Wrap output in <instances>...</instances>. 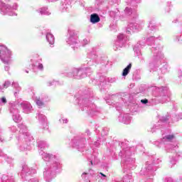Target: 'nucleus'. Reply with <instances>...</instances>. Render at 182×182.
I'll return each instance as SVG.
<instances>
[{"instance_id": "nucleus-1", "label": "nucleus", "mask_w": 182, "mask_h": 182, "mask_svg": "<svg viewBox=\"0 0 182 182\" xmlns=\"http://www.w3.org/2000/svg\"><path fill=\"white\" fill-rule=\"evenodd\" d=\"M11 56H12V53L8 48L0 46V58L3 62L8 63L11 60Z\"/></svg>"}, {"instance_id": "nucleus-2", "label": "nucleus", "mask_w": 182, "mask_h": 182, "mask_svg": "<svg viewBox=\"0 0 182 182\" xmlns=\"http://www.w3.org/2000/svg\"><path fill=\"white\" fill-rule=\"evenodd\" d=\"M90 22L92 23H97L100 22V17H99V15H97V14H91Z\"/></svg>"}, {"instance_id": "nucleus-3", "label": "nucleus", "mask_w": 182, "mask_h": 182, "mask_svg": "<svg viewBox=\"0 0 182 182\" xmlns=\"http://www.w3.org/2000/svg\"><path fill=\"white\" fill-rule=\"evenodd\" d=\"M130 69H132V63H129L122 72V76H127L129 75V72H130Z\"/></svg>"}, {"instance_id": "nucleus-4", "label": "nucleus", "mask_w": 182, "mask_h": 182, "mask_svg": "<svg viewBox=\"0 0 182 182\" xmlns=\"http://www.w3.org/2000/svg\"><path fill=\"white\" fill-rule=\"evenodd\" d=\"M47 40L50 45H53V42H55V38H53V36H52V34L47 35Z\"/></svg>"}, {"instance_id": "nucleus-5", "label": "nucleus", "mask_w": 182, "mask_h": 182, "mask_svg": "<svg viewBox=\"0 0 182 182\" xmlns=\"http://www.w3.org/2000/svg\"><path fill=\"white\" fill-rule=\"evenodd\" d=\"M36 105L39 106V107H43L45 106V104L43 102L41 101V100H37Z\"/></svg>"}, {"instance_id": "nucleus-6", "label": "nucleus", "mask_w": 182, "mask_h": 182, "mask_svg": "<svg viewBox=\"0 0 182 182\" xmlns=\"http://www.w3.org/2000/svg\"><path fill=\"white\" fill-rule=\"evenodd\" d=\"M174 139V135H168L166 136V139L168 140L169 141Z\"/></svg>"}, {"instance_id": "nucleus-7", "label": "nucleus", "mask_w": 182, "mask_h": 182, "mask_svg": "<svg viewBox=\"0 0 182 182\" xmlns=\"http://www.w3.org/2000/svg\"><path fill=\"white\" fill-rule=\"evenodd\" d=\"M141 103H143L144 105H146V103H149V100L147 99L141 100Z\"/></svg>"}, {"instance_id": "nucleus-8", "label": "nucleus", "mask_w": 182, "mask_h": 182, "mask_svg": "<svg viewBox=\"0 0 182 182\" xmlns=\"http://www.w3.org/2000/svg\"><path fill=\"white\" fill-rule=\"evenodd\" d=\"M1 102H2L3 103H6V98L2 97V98H1Z\"/></svg>"}, {"instance_id": "nucleus-9", "label": "nucleus", "mask_w": 182, "mask_h": 182, "mask_svg": "<svg viewBox=\"0 0 182 182\" xmlns=\"http://www.w3.org/2000/svg\"><path fill=\"white\" fill-rule=\"evenodd\" d=\"M38 68H39L40 69H43V65L40 64V65H38Z\"/></svg>"}, {"instance_id": "nucleus-10", "label": "nucleus", "mask_w": 182, "mask_h": 182, "mask_svg": "<svg viewBox=\"0 0 182 182\" xmlns=\"http://www.w3.org/2000/svg\"><path fill=\"white\" fill-rule=\"evenodd\" d=\"M100 174L101 175V176H102V177H106V175H105V173H100Z\"/></svg>"}, {"instance_id": "nucleus-11", "label": "nucleus", "mask_w": 182, "mask_h": 182, "mask_svg": "<svg viewBox=\"0 0 182 182\" xmlns=\"http://www.w3.org/2000/svg\"><path fill=\"white\" fill-rule=\"evenodd\" d=\"M90 163H91V164H92V166H93V161H91Z\"/></svg>"}, {"instance_id": "nucleus-12", "label": "nucleus", "mask_w": 182, "mask_h": 182, "mask_svg": "<svg viewBox=\"0 0 182 182\" xmlns=\"http://www.w3.org/2000/svg\"><path fill=\"white\" fill-rule=\"evenodd\" d=\"M83 174H86V173H83Z\"/></svg>"}]
</instances>
